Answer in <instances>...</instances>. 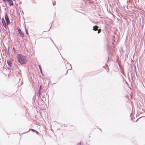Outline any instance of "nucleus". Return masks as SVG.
Listing matches in <instances>:
<instances>
[{"mask_svg": "<svg viewBox=\"0 0 145 145\" xmlns=\"http://www.w3.org/2000/svg\"><path fill=\"white\" fill-rule=\"evenodd\" d=\"M3 25L4 26V27H5V28H6V29H7V25H6V23H5V24H3Z\"/></svg>", "mask_w": 145, "mask_h": 145, "instance_id": "nucleus-9", "label": "nucleus"}, {"mask_svg": "<svg viewBox=\"0 0 145 145\" xmlns=\"http://www.w3.org/2000/svg\"><path fill=\"white\" fill-rule=\"evenodd\" d=\"M52 40V42H53V40Z\"/></svg>", "mask_w": 145, "mask_h": 145, "instance_id": "nucleus-25", "label": "nucleus"}, {"mask_svg": "<svg viewBox=\"0 0 145 145\" xmlns=\"http://www.w3.org/2000/svg\"><path fill=\"white\" fill-rule=\"evenodd\" d=\"M99 27L97 25H95L93 27V30L96 31L98 30Z\"/></svg>", "mask_w": 145, "mask_h": 145, "instance_id": "nucleus-6", "label": "nucleus"}, {"mask_svg": "<svg viewBox=\"0 0 145 145\" xmlns=\"http://www.w3.org/2000/svg\"><path fill=\"white\" fill-rule=\"evenodd\" d=\"M38 66H39V69H40V72L42 73V69H41V66L40 65H39Z\"/></svg>", "mask_w": 145, "mask_h": 145, "instance_id": "nucleus-8", "label": "nucleus"}, {"mask_svg": "<svg viewBox=\"0 0 145 145\" xmlns=\"http://www.w3.org/2000/svg\"><path fill=\"white\" fill-rule=\"evenodd\" d=\"M5 18L7 24V25L10 24V20L8 15L6 14L5 15Z\"/></svg>", "mask_w": 145, "mask_h": 145, "instance_id": "nucleus-2", "label": "nucleus"}, {"mask_svg": "<svg viewBox=\"0 0 145 145\" xmlns=\"http://www.w3.org/2000/svg\"><path fill=\"white\" fill-rule=\"evenodd\" d=\"M5 4L6 5H7V4L6 3H5Z\"/></svg>", "mask_w": 145, "mask_h": 145, "instance_id": "nucleus-26", "label": "nucleus"}, {"mask_svg": "<svg viewBox=\"0 0 145 145\" xmlns=\"http://www.w3.org/2000/svg\"><path fill=\"white\" fill-rule=\"evenodd\" d=\"M42 89V88H41V86L40 85L39 88V90H41V89Z\"/></svg>", "mask_w": 145, "mask_h": 145, "instance_id": "nucleus-15", "label": "nucleus"}, {"mask_svg": "<svg viewBox=\"0 0 145 145\" xmlns=\"http://www.w3.org/2000/svg\"><path fill=\"white\" fill-rule=\"evenodd\" d=\"M25 30L26 33L27 35H28V31H27V29H25Z\"/></svg>", "mask_w": 145, "mask_h": 145, "instance_id": "nucleus-10", "label": "nucleus"}, {"mask_svg": "<svg viewBox=\"0 0 145 145\" xmlns=\"http://www.w3.org/2000/svg\"><path fill=\"white\" fill-rule=\"evenodd\" d=\"M35 132H36V133H37V134L38 135L39 134V132H38V131H37L36 130V131H35Z\"/></svg>", "mask_w": 145, "mask_h": 145, "instance_id": "nucleus-17", "label": "nucleus"}, {"mask_svg": "<svg viewBox=\"0 0 145 145\" xmlns=\"http://www.w3.org/2000/svg\"><path fill=\"white\" fill-rule=\"evenodd\" d=\"M130 0H128L127 2H128L129 1V3H130Z\"/></svg>", "mask_w": 145, "mask_h": 145, "instance_id": "nucleus-18", "label": "nucleus"}, {"mask_svg": "<svg viewBox=\"0 0 145 145\" xmlns=\"http://www.w3.org/2000/svg\"><path fill=\"white\" fill-rule=\"evenodd\" d=\"M2 23L3 24H4L6 23L4 18H2Z\"/></svg>", "mask_w": 145, "mask_h": 145, "instance_id": "nucleus-7", "label": "nucleus"}, {"mask_svg": "<svg viewBox=\"0 0 145 145\" xmlns=\"http://www.w3.org/2000/svg\"><path fill=\"white\" fill-rule=\"evenodd\" d=\"M7 62L9 66L10 67H11L12 66V64L11 60L10 59L7 60Z\"/></svg>", "mask_w": 145, "mask_h": 145, "instance_id": "nucleus-5", "label": "nucleus"}, {"mask_svg": "<svg viewBox=\"0 0 145 145\" xmlns=\"http://www.w3.org/2000/svg\"><path fill=\"white\" fill-rule=\"evenodd\" d=\"M109 72V69H108V71H107V72Z\"/></svg>", "mask_w": 145, "mask_h": 145, "instance_id": "nucleus-22", "label": "nucleus"}, {"mask_svg": "<svg viewBox=\"0 0 145 145\" xmlns=\"http://www.w3.org/2000/svg\"><path fill=\"white\" fill-rule=\"evenodd\" d=\"M53 4L54 5H55V4H54V2H53Z\"/></svg>", "mask_w": 145, "mask_h": 145, "instance_id": "nucleus-19", "label": "nucleus"}, {"mask_svg": "<svg viewBox=\"0 0 145 145\" xmlns=\"http://www.w3.org/2000/svg\"><path fill=\"white\" fill-rule=\"evenodd\" d=\"M68 72V71H67L66 72L67 73Z\"/></svg>", "mask_w": 145, "mask_h": 145, "instance_id": "nucleus-23", "label": "nucleus"}, {"mask_svg": "<svg viewBox=\"0 0 145 145\" xmlns=\"http://www.w3.org/2000/svg\"><path fill=\"white\" fill-rule=\"evenodd\" d=\"M101 32V30L100 29H99L98 30V33H99Z\"/></svg>", "mask_w": 145, "mask_h": 145, "instance_id": "nucleus-12", "label": "nucleus"}, {"mask_svg": "<svg viewBox=\"0 0 145 145\" xmlns=\"http://www.w3.org/2000/svg\"><path fill=\"white\" fill-rule=\"evenodd\" d=\"M37 93L41 94L40 90H39Z\"/></svg>", "mask_w": 145, "mask_h": 145, "instance_id": "nucleus-13", "label": "nucleus"}, {"mask_svg": "<svg viewBox=\"0 0 145 145\" xmlns=\"http://www.w3.org/2000/svg\"><path fill=\"white\" fill-rule=\"evenodd\" d=\"M72 66H71V69H70L69 70H71V69H72Z\"/></svg>", "mask_w": 145, "mask_h": 145, "instance_id": "nucleus-20", "label": "nucleus"}, {"mask_svg": "<svg viewBox=\"0 0 145 145\" xmlns=\"http://www.w3.org/2000/svg\"><path fill=\"white\" fill-rule=\"evenodd\" d=\"M41 94H37V96H38V98H39L40 97Z\"/></svg>", "mask_w": 145, "mask_h": 145, "instance_id": "nucleus-11", "label": "nucleus"}, {"mask_svg": "<svg viewBox=\"0 0 145 145\" xmlns=\"http://www.w3.org/2000/svg\"><path fill=\"white\" fill-rule=\"evenodd\" d=\"M50 29H49L48 31H49V30H50Z\"/></svg>", "mask_w": 145, "mask_h": 145, "instance_id": "nucleus-27", "label": "nucleus"}, {"mask_svg": "<svg viewBox=\"0 0 145 145\" xmlns=\"http://www.w3.org/2000/svg\"><path fill=\"white\" fill-rule=\"evenodd\" d=\"M31 130L33 132H35V131H36L35 130L33 129H31Z\"/></svg>", "mask_w": 145, "mask_h": 145, "instance_id": "nucleus-14", "label": "nucleus"}, {"mask_svg": "<svg viewBox=\"0 0 145 145\" xmlns=\"http://www.w3.org/2000/svg\"><path fill=\"white\" fill-rule=\"evenodd\" d=\"M7 2L9 6H11L13 5V3L11 0H7Z\"/></svg>", "mask_w": 145, "mask_h": 145, "instance_id": "nucleus-3", "label": "nucleus"}, {"mask_svg": "<svg viewBox=\"0 0 145 145\" xmlns=\"http://www.w3.org/2000/svg\"><path fill=\"white\" fill-rule=\"evenodd\" d=\"M121 73L122 74H123L124 75V72L123 71H121Z\"/></svg>", "mask_w": 145, "mask_h": 145, "instance_id": "nucleus-16", "label": "nucleus"}, {"mask_svg": "<svg viewBox=\"0 0 145 145\" xmlns=\"http://www.w3.org/2000/svg\"><path fill=\"white\" fill-rule=\"evenodd\" d=\"M17 58L18 62L21 64H25L27 62L26 56L22 54H18L17 55Z\"/></svg>", "mask_w": 145, "mask_h": 145, "instance_id": "nucleus-1", "label": "nucleus"}, {"mask_svg": "<svg viewBox=\"0 0 145 145\" xmlns=\"http://www.w3.org/2000/svg\"><path fill=\"white\" fill-rule=\"evenodd\" d=\"M19 33L20 35V37H24V33H23L21 31V30L20 29H19L18 30Z\"/></svg>", "mask_w": 145, "mask_h": 145, "instance_id": "nucleus-4", "label": "nucleus"}, {"mask_svg": "<svg viewBox=\"0 0 145 145\" xmlns=\"http://www.w3.org/2000/svg\"><path fill=\"white\" fill-rule=\"evenodd\" d=\"M136 75L137 76V72H136Z\"/></svg>", "mask_w": 145, "mask_h": 145, "instance_id": "nucleus-21", "label": "nucleus"}, {"mask_svg": "<svg viewBox=\"0 0 145 145\" xmlns=\"http://www.w3.org/2000/svg\"><path fill=\"white\" fill-rule=\"evenodd\" d=\"M13 49H14V48H13Z\"/></svg>", "mask_w": 145, "mask_h": 145, "instance_id": "nucleus-24", "label": "nucleus"}]
</instances>
